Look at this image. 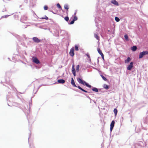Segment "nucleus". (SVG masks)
<instances>
[{
    "mask_svg": "<svg viewBox=\"0 0 148 148\" xmlns=\"http://www.w3.org/2000/svg\"><path fill=\"white\" fill-rule=\"evenodd\" d=\"M71 84L74 87H77L79 89L81 90L82 91L85 92H86V93L88 92L87 91L85 90H84V89L82 88H81L80 86H76V85H75V82L72 77V78H71Z\"/></svg>",
    "mask_w": 148,
    "mask_h": 148,
    "instance_id": "obj_1",
    "label": "nucleus"
},
{
    "mask_svg": "<svg viewBox=\"0 0 148 148\" xmlns=\"http://www.w3.org/2000/svg\"><path fill=\"white\" fill-rule=\"evenodd\" d=\"M147 54H148V51H143L142 52H140L139 55V58H141L144 55Z\"/></svg>",
    "mask_w": 148,
    "mask_h": 148,
    "instance_id": "obj_2",
    "label": "nucleus"
},
{
    "mask_svg": "<svg viewBox=\"0 0 148 148\" xmlns=\"http://www.w3.org/2000/svg\"><path fill=\"white\" fill-rule=\"evenodd\" d=\"M32 60L33 62L36 64H39L40 63V61L36 57H33L32 58Z\"/></svg>",
    "mask_w": 148,
    "mask_h": 148,
    "instance_id": "obj_3",
    "label": "nucleus"
},
{
    "mask_svg": "<svg viewBox=\"0 0 148 148\" xmlns=\"http://www.w3.org/2000/svg\"><path fill=\"white\" fill-rule=\"evenodd\" d=\"M32 40L34 42L36 43H39L41 41V40L36 37H33Z\"/></svg>",
    "mask_w": 148,
    "mask_h": 148,
    "instance_id": "obj_4",
    "label": "nucleus"
},
{
    "mask_svg": "<svg viewBox=\"0 0 148 148\" xmlns=\"http://www.w3.org/2000/svg\"><path fill=\"white\" fill-rule=\"evenodd\" d=\"M97 50L99 53L101 55L102 59L104 60V56L103 54L102 53L100 49V48H98L97 49Z\"/></svg>",
    "mask_w": 148,
    "mask_h": 148,
    "instance_id": "obj_5",
    "label": "nucleus"
},
{
    "mask_svg": "<svg viewBox=\"0 0 148 148\" xmlns=\"http://www.w3.org/2000/svg\"><path fill=\"white\" fill-rule=\"evenodd\" d=\"M115 124V121L114 120L112 121L110 125V130L112 131L114 127Z\"/></svg>",
    "mask_w": 148,
    "mask_h": 148,
    "instance_id": "obj_6",
    "label": "nucleus"
},
{
    "mask_svg": "<svg viewBox=\"0 0 148 148\" xmlns=\"http://www.w3.org/2000/svg\"><path fill=\"white\" fill-rule=\"evenodd\" d=\"M74 49L73 48H71L69 52V54L70 55L73 57L74 55Z\"/></svg>",
    "mask_w": 148,
    "mask_h": 148,
    "instance_id": "obj_7",
    "label": "nucleus"
},
{
    "mask_svg": "<svg viewBox=\"0 0 148 148\" xmlns=\"http://www.w3.org/2000/svg\"><path fill=\"white\" fill-rule=\"evenodd\" d=\"M133 63L132 62H131L130 63V64L127 67V69L128 70H131V69H132V68L133 67Z\"/></svg>",
    "mask_w": 148,
    "mask_h": 148,
    "instance_id": "obj_8",
    "label": "nucleus"
},
{
    "mask_svg": "<svg viewBox=\"0 0 148 148\" xmlns=\"http://www.w3.org/2000/svg\"><path fill=\"white\" fill-rule=\"evenodd\" d=\"M77 80L79 83L84 85V83L85 82V81H83L81 79L79 78H77Z\"/></svg>",
    "mask_w": 148,
    "mask_h": 148,
    "instance_id": "obj_9",
    "label": "nucleus"
},
{
    "mask_svg": "<svg viewBox=\"0 0 148 148\" xmlns=\"http://www.w3.org/2000/svg\"><path fill=\"white\" fill-rule=\"evenodd\" d=\"M58 82L59 83L63 84L65 83V81L64 79H59L58 80Z\"/></svg>",
    "mask_w": 148,
    "mask_h": 148,
    "instance_id": "obj_10",
    "label": "nucleus"
},
{
    "mask_svg": "<svg viewBox=\"0 0 148 148\" xmlns=\"http://www.w3.org/2000/svg\"><path fill=\"white\" fill-rule=\"evenodd\" d=\"M111 3L116 5H119L118 3L115 0L112 1Z\"/></svg>",
    "mask_w": 148,
    "mask_h": 148,
    "instance_id": "obj_11",
    "label": "nucleus"
},
{
    "mask_svg": "<svg viewBox=\"0 0 148 148\" xmlns=\"http://www.w3.org/2000/svg\"><path fill=\"white\" fill-rule=\"evenodd\" d=\"M131 60V59L130 57H128L127 59L125 60V63H128Z\"/></svg>",
    "mask_w": 148,
    "mask_h": 148,
    "instance_id": "obj_12",
    "label": "nucleus"
},
{
    "mask_svg": "<svg viewBox=\"0 0 148 148\" xmlns=\"http://www.w3.org/2000/svg\"><path fill=\"white\" fill-rule=\"evenodd\" d=\"M94 37L96 38L97 40H99V36L98 35L96 34H94Z\"/></svg>",
    "mask_w": 148,
    "mask_h": 148,
    "instance_id": "obj_13",
    "label": "nucleus"
},
{
    "mask_svg": "<svg viewBox=\"0 0 148 148\" xmlns=\"http://www.w3.org/2000/svg\"><path fill=\"white\" fill-rule=\"evenodd\" d=\"M103 87L106 89H108L109 88L108 86L106 84H104L103 85Z\"/></svg>",
    "mask_w": 148,
    "mask_h": 148,
    "instance_id": "obj_14",
    "label": "nucleus"
},
{
    "mask_svg": "<svg viewBox=\"0 0 148 148\" xmlns=\"http://www.w3.org/2000/svg\"><path fill=\"white\" fill-rule=\"evenodd\" d=\"M137 49V47L136 46H133L132 49V50L133 51H135Z\"/></svg>",
    "mask_w": 148,
    "mask_h": 148,
    "instance_id": "obj_15",
    "label": "nucleus"
},
{
    "mask_svg": "<svg viewBox=\"0 0 148 148\" xmlns=\"http://www.w3.org/2000/svg\"><path fill=\"white\" fill-rule=\"evenodd\" d=\"M86 85L87 87H89V88H91V85H89L86 82H85L84 83V85Z\"/></svg>",
    "mask_w": 148,
    "mask_h": 148,
    "instance_id": "obj_16",
    "label": "nucleus"
},
{
    "mask_svg": "<svg viewBox=\"0 0 148 148\" xmlns=\"http://www.w3.org/2000/svg\"><path fill=\"white\" fill-rule=\"evenodd\" d=\"M92 90L95 92H98V90L97 88H94L92 89Z\"/></svg>",
    "mask_w": 148,
    "mask_h": 148,
    "instance_id": "obj_17",
    "label": "nucleus"
},
{
    "mask_svg": "<svg viewBox=\"0 0 148 148\" xmlns=\"http://www.w3.org/2000/svg\"><path fill=\"white\" fill-rule=\"evenodd\" d=\"M114 112L115 114V116H116L117 113V110L116 108L114 109Z\"/></svg>",
    "mask_w": 148,
    "mask_h": 148,
    "instance_id": "obj_18",
    "label": "nucleus"
},
{
    "mask_svg": "<svg viewBox=\"0 0 148 148\" xmlns=\"http://www.w3.org/2000/svg\"><path fill=\"white\" fill-rule=\"evenodd\" d=\"M101 77L102 78V79L105 81H106L107 80V79L103 75H101Z\"/></svg>",
    "mask_w": 148,
    "mask_h": 148,
    "instance_id": "obj_19",
    "label": "nucleus"
},
{
    "mask_svg": "<svg viewBox=\"0 0 148 148\" xmlns=\"http://www.w3.org/2000/svg\"><path fill=\"white\" fill-rule=\"evenodd\" d=\"M64 8L66 10H68L69 9V7L67 5H65L64 6Z\"/></svg>",
    "mask_w": 148,
    "mask_h": 148,
    "instance_id": "obj_20",
    "label": "nucleus"
},
{
    "mask_svg": "<svg viewBox=\"0 0 148 148\" xmlns=\"http://www.w3.org/2000/svg\"><path fill=\"white\" fill-rule=\"evenodd\" d=\"M124 37L125 38V39L127 41H128V36L127 34H125V35H124Z\"/></svg>",
    "mask_w": 148,
    "mask_h": 148,
    "instance_id": "obj_21",
    "label": "nucleus"
},
{
    "mask_svg": "<svg viewBox=\"0 0 148 148\" xmlns=\"http://www.w3.org/2000/svg\"><path fill=\"white\" fill-rule=\"evenodd\" d=\"M115 21L117 22H119L120 21L119 18L117 17H115Z\"/></svg>",
    "mask_w": 148,
    "mask_h": 148,
    "instance_id": "obj_22",
    "label": "nucleus"
},
{
    "mask_svg": "<svg viewBox=\"0 0 148 148\" xmlns=\"http://www.w3.org/2000/svg\"><path fill=\"white\" fill-rule=\"evenodd\" d=\"M79 65L77 66L76 68V71H79Z\"/></svg>",
    "mask_w": 148,
    "mask_h": 148,
    "instance_id": "obj_23",
    "label": "nucleus"
},
{
    "mask_svg": "<svg viewBox=\"0 0 148 148\" xmlns=\"http://www.w3.org/2000/svg\"><path fill=\"white\" fill-rule=\"evenodd\" d=\"M64 19L67 21H68L69 20V18L68 16H66L64 17Z\"/></svg>",
    "mask_w": 148,
    "mask_h": 148,
    "instance_id": "obj_24",
    "label": "nucleus"
},
{
    "mask_svg": "<svg viewBox=\"0 0 148 148\" xmlns=\"http://www.w3.org/2000/svg\"><path fill=\"white\" fill-rule=\"evenodd\" d=\"M75 49L76 51H78L79 50L78 47L77 45H75Z\"/></svg>",
    "mask_w": 148,
    "mask_h": 148,
    "instance_id": "obj_25",
    "label": "nucleus"
},
{
    "mask_svg": "<svg viewBox=\"0 0 148 148\" xmlns=\"http://www.w3.org/2000/svg\"><path fill=\"white\" fill-rule=\"evenodd\" d=\"M75 71V68H74V66L73 64L72 66V72Z\"/></svg>",
    "mask_w": 148,
    "mask_h": 148,
    "instance_id": "obj_26",
    "label": "nucleus"
},
{
    "mask_svg": "<svg viewBox=\"0 0 148 148\" xmlns=\"http://www.w3.org/2000/svg\"><path fill=\"white\" fill-rule=\"evenodd\" d=\"M77 17L76 16H74V19L73 20L75 21H76L77 20Z\"/></svg>",
    "mask_w": 148,
    "mask_h": 148,
    "instance_id": "obj_27",
    "label": "nucleus"
},
{
    "mask_svg": "<svg viewBox=\"0 0 148 148\" xmlns=\"http://www.w3.org/2000/svg\"><path fill=\"white\" fill-rule=\"evenodd\" d=\"M44 9L45 10H47L48 8V7L46 5L45 6H44Z\"/></svg>",
    "mask_w": 148,
    "mask_h": 148,
    "instance_id": "obj_28",
    "label": "nucleus"
},
{
    "mask_svg": "<svg viewBox=\"0 0 148 148\" xmlns=\"http://www.w3.org/2000/svg\"><path fill=\"white\" fill-rule=\"evenodd\" d=\"M41 18L43 19H45L46 20H47L48 19V18L47 16H45L44 17H42Z\"/></svg>",
    "mask_w": 148,
    "mask_h": 148,
    "instance_id": "obj_29",
    "label": "nucleus"
},
{
    "mask_svg": "<svg viewBox=\"0 0 148 148\" xmlns=\"http://www.w3.org/2000/svg\"><path fill=\"white\" fill-rule=\"evenodd\" d=\"M57 6L58 8H61V6L59 3H58L57 4Z\"/></svg>",
    "mask_w": 148,
    "mask_h": 148,
    "instance_id": "obj_30",
    "label": "nucleus"
},
{
    "mask_svg": "<svg viewBox=\"0 0 148 148\" xmlns=\"http://www.w3.org/2000/svg\"><path fill=\"white\" fill-rule=\"evenodd\" d=\"M75 21L73 20H72V21H71V22L69 24H73L74 23Z\"/></svg>",
    "mask_w": 148,
    "mask_h": 148,
    "instance_id": "obj_31",
    "label": "nucleus"
},
{
    "mask_svg": "<svg viewBox=\"0 0 148 148\" xmlns=\"http://www.w3.org/2000/svg\"><path fill=\"white\" fill-rule=\"evenodd\" d=\"M86 55L87 56V57H88V58H89V59L90 60V55H89V53H87L86 54Z\"/></svg>",
    "mask_w": 148,
    "mask_h": 148,
    "instance_id": "obj_32",
    "label": "nucleus"
},
{
    "mask_svg": "<svg viewBox=\"0 0 148 148\" xmlns=\"http://www.w3.org/2000/svg\"><path fill=\"white\" fill-rule=\"evenodd\" d=\"M72 73L73 74L74 76H75L76 75L75 71H72Z\"/></svg>",
    "mask_w": 148,
    "mask_h": 148,
    "instance_id": "obj_33",
    "label": "nucleus"
},
{
    "mask_svg": "<svg viewBox=\"0 0 148 148\" xmlns=\"http://www.w3.org/2000/svg\"><path fill=\"white\" fill-rule=\"evenodd\" d=\"M76 12H75L74 13V16H76Z\"/></svg>",
    "mask_w": 148,
    "mask_h": 148,
    "instance_id": "obj_34",
    "label": "nucleus"
}]
</instances>
